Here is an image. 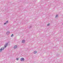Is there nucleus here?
Returning a JSON list of instances; mask_svg holds the SVG:
<instances>
[{
    "mask_svg": "<svg viewBox=\"0 0 63 63\" xmlns=\"http://www.w3.org/2000/svg\"><path fill=\"white\" fill-rule=\"evenodd\" d=\"M16 60H18V58H16Z\"/></svg>",
    "mask_w": 63,
    "mask_h": 63,
    "instance_id": "nucleus-13",
    "label": "nucleus"
},
{
    "mask_svg": "<svg viewBox=\"0 0 63 63\" xmlns=\"http://www.w3.org/2000/svg\"><path fill=\"white\" fill-rule=\"evenodd\" d=\"M10 33V32L8 31L6 33V34L7 35H8V34H9V33Z\"/></svg>",
    "mask_w": 63,
    "mask_h": 63,
    "instance_id": "nucleus-4",
    "label": "nucleus"
},
{
    "mask_svg": "<svg viewBox=\"0 0 63 63\" xmlns=\"http://www.w3.org/2000/svg\"><path fill=\"white\" fill-rule=\"evenodd\" d=\"M1 49H2V50H4V47H2Z\"/></svg>",
    "mask_w": 63,
    "mask_h": 63,
    "instance_id": "nucleus-9",
    "label": "nucleus"
},
{
    "mask_svg": "<svg viewBox=\"0 0 63 63\" xmlns=\"http://www.w3.org/2000/svg\"><path fill=\"white\" fill-rule=\"evenodd\" d=\"M34 54H36V53H37V51H34Z\"/></svg>",
    "mask_w": 63,
    "mask_h": 63,
    "instance_id": "nucleus-7",
    "label": "nucleus"
},
{
    "mask_svg": "<svg viewBox=\"0 0 63 63\" xmlns=\"http://www.w3.org/2000/svg\"><path fill=\"white\" fill-rule=\"evenodd\" d=\"M14 36V34H12L11 36V37H13V36Z\"/></svg>",
    "mask_w": 63,
    "mask_h": 63,
    "instance_id": "nucleus-12",
    "label": "nucleus"
},
{
    "mask_svg": "<svg viewBox=\"0 0 63 63\" xmlns=\"http://www.w3.org/2000/svg\"><path fill=\"white\" fill-rule=\"evenodd\" d=\"M3 49H0V52H2V50Z\"/></svg>",
    "mask_w": 63,
    "mask_h": 63,
    "instance_id": "nucleus-8",
    "label": "nucleus"
},
{
    "mask_svg": "<svg viewBox=\"0 0 63 63\" xmlns=\"http://www.w3.org/2000/svg\"><path fill=\"white\" fill-rule=\"evenodd\" d=\"M8 43H6L5 44V45H4L5 48H6V47L8 46Z\"/></svg>",
    "mask_w": 63,
    "mask_h": 63,
    "instance_id": "nucleus-1",
    "label": "nucleus"
},
{
    "mask_svg": "<svg viewBox=\"0 0 63 63\" xmlns=\"http://www.w3.org/2000/svg\"><path fill=\"white\" fill-rule=\"evenodd\" d=\"M50 25V23H49L48 24H47V26H49V25Z\"/></svg>",
    "mask_w": 63,
    "mask_h": 63,
    "instance_id": "nucleus-11",
    "label": "nucleus"
},
{
    "mask_svg": "<svg viewBox=\"0 0 63 63\" xmlns=\"http://www.w3.org/2000/svg\"><path fill=\"white\" fill-rule=\"evenodd\" d=\"M25 40H22V43H25Z\"/></svg>",
    "mask_w": 63,
    "mask_h": 63,
    "instance_id": "nucleus-5",
    "label": "nucleus"
},
{
    "mask_svg": "<svg viewBox=\"0 0 63 63\" xmlns=\"http://www.w3.org/2000/svg\"><path fill=\"white\" fill-rule=\"evenodd\" d=\"M17 47V46L16 45H15L14 47V49H16V48Z\"/></svg>",
    "mask_w": 63,
    "mask_h": 63,
    "instance_id": "nucleus-3",
    "label": "nucleus"
},
{
    "mask_svg": "<svg viewBox=\"0 0 63 63\" xmlns=\"http://www.w3.org/2000/svg\"><path fill=\"white\" fill-rule=\"evenodd\" d=\"M32 27V26H30V27H29V28H31Z\"/></svg>",
    "mask_w": 63,
    "mask_h": 63,
    "instance_id": "nucleus-14",
    "label": "nucleus"
},
{
    "mask_svg": "<svg viewBox=\"0 0 63 63\" xmlns=\"http://www.w3.org/2000/svg\"><path fill=\"white\" fill-rule=\"evenodd\" d=\"M20 61H24V59L23 58H22L20 59Z\"/></svg>",
    "mask_w": 63,
    "mask_h": 63,
    "instance_id": "nucleus-2",
    "label": "nucleus"
},
{
    "mask_svg": "<svg viewBox=\"0 0 63 63\" xmlns=\"http://www.w3.org/2000/svg\"><path fill=\"white\" fill-rule=\"evenodd\" d=\"M8 22V21H6V22L5 23H4V25H5V24H6Z\"/></svg>",
    "mask_w": 63,
    "mask_h": 63,
    "instance_id": "nucleus-6",
    "label": "nucleus"
},
{
    "mask_svg": "<svg viewBox=\"0 0 63 63\" xmlns=\"http://www.w3.org/2000/svg\"><path fill=\"white\" fill-rule=\"evenodd\" d=\"M58 15H57L55 17H58Z\"/></svg>",
    "mask_w": 63,
    "mask_h": 63,
    "instance_id": "nucleus-10",
    "label": "nucleus"
}]
</instances>
